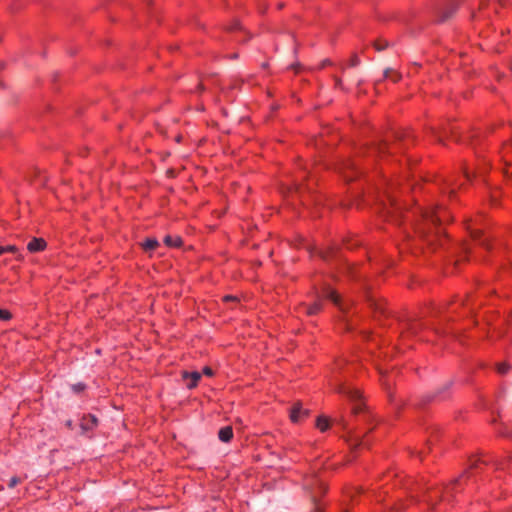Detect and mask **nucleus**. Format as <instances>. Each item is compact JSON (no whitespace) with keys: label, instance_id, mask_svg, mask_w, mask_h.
Instances as JSON below:
<instances>
[{"label":"nucleus","instance_id":"obj_18","mask_svg":"<svg viewBox=\"0 0 512 512\" xmlns=\"http://www.w3.org/2000/svg\"><path fill=\"white\" fill-rule=\"evenodd\" d=\"M384 77L386 79H391L393 82H397L400 79V76L396 72H394L390 69H388L384 72Z\"/></svg>","mask_w":512,"mask_h":512},{"label":"nucleus","instance_id":"obj_25","mask_svg":"<svg viewBox=\"0 0 512 512\" xmlns=\"http://www.w3.org/2000/svg\"><path fill=\"white\" fill-rule=\"evenodd\" d=\"M202 372L206 376H212L213 375V370L210 367H204Z\"/></svg>","mask_w":512,"mask_h":512},{"label":"nucleus","instance_id":"obj_20","mask_svg":"<svg viewBox=\"0 0 512 512\" xmlns=\"http://www.w3.org/2000/svg\"><path fill=\"white\" fill-rule=\"evenodd\" d=\"M508 463H512V456H509L506 460L497 461L495 465L498 469H505Z\"/></svg>","mask_w":512,"mask_h":512},{"label":"nucleus","instance_id":"obj_19","mask_svg":"<svg viewBox=\"0 0 512 512\" xmlns=\"http://www.w3.org/2000/svg\"><path fill=\"white\" fill-rule=\"evenodd\" d=\"M363 445H366V441L363 438H360L358 435L355 436V438L353 439V442L351 443V446L354 448L360 447Z\"/></svg>","mask_w":512,"mask_h":512},{"label":"nucleus","instance_id":"obj_14","mask_svg":"<svg viewBox=\"0 0 512 512\" xmlns=\"http://www.w3.org/2000/svg\"><path fill=\"white\" fill-rule=\"evenodd\" d=\"M321 307H322V301H321V299H318L312 305L307 307L306 313L308 315H315L321 310Z\"/></svg>","mask_w":512,"mask_h":512},{"label":"nucleus","instance_id":"obj_32","mask_svg":"<svg viewBox=\"0 0 512 512\" xmlns=\"http://www.w3.org/2000/svg\"><path fill=\"white\" fill-rule=\"evenodd\" d=\"M383 500H384V498L382 497V495H381V494H380L379 496H377V501H379V502H380V501H383Z\"/></svg>","mask_w":512,"mask_h":512},{"label":"nucleus","instance_id":"obj_12","mask_svg":"<svg viewBox=\"0 0 512 512\" xmlns=\"http://www.w3.org/2000/svg\"><path fill=\"white\" fill-rule=\"evenodd\" d=\"M218 437L222 442H229L233 437V430L230 426L223 427L219 430Z\"/></svg>","mask_w":512,"mask_h":512},{"label":"nucleus","instance_id":"obj_31","mask_svg":"<svg viewBox=\"0 0 512 512\" xmlns=\"http://www.w3.org/2000/svg\"><path fill=\"white\" fill-rule=\"evenodd\" d=\"M471 235H472L473 237H478L477 232H476V231H473V230H471Z\"/></svg>","mask_w":512,"mask_h":512},{"label":"nucleus","instance_id":"obj_4","mask_svg":"<svg viewBox=\"0 0 512 512\" xmlns=\"http://www.w3.org/2000/svg\"><path fill=\"white\" fill-rule=\"evenodd\" d=\"M390 202V208L387 209V218L395 223L400 222V218L403 215V210L391 196L388 197Z\"/></svg>","mask_w":512,"mask_h":512},{"label":"nucleus","instance_id":"obj_7","mask_svg":"<svg viewBox=\"0 0 512 512\" xmlns=\"http://www.w3.org/2000/svg\"><path fill=\"white\" fill-rule=\"evenodd\" d=\"M308 415V410L303 409L301 403H296L290 411V419L294 423L300 422Z\"/></svg>","mask_w":512,"mask_h":512},{"label":"nucleus","instance_id":"obj_17","mask_svg":"<svg viewBox=\"0 0 512 512\" xmlns=\"http://www.w3.org/2000/svg\"><path fill=\"white\" fill-rule=\"evenodd\" d=\"M415 229L421 237L427 238V241L429 243H432V239H431L430 235L428 234V232L426 231V227H424L422 224L421 225L417 224Z\"/></svg>","mask_w":512,"mask_h":512},{"label":"nucleus","instance_id":"obj_16","mask_svg":"<svg viewBox=\"0 0 512 512\" xmlns=\"http://www.w3.org/2000/svg\"><path fill=\"white\" fill-rule=\"evenodd\" d=\"M159 245L158 241L155 238H148L142 243V247L145 251H150L155 249Z\"/></svg>","mask_w":512,"mask_h":512},{"label":"nucleus","instance_id":"obj_30","mask_svg":"<svg viewBox=\"0 0 512 512\" xmlns=\"http://www.w3.org/2000/svg\"><path fill=\"white\" fill-rule=\"evenodd\" d=\"M224 300H226V301L234 300V297H232V296H225Z\"/></svg>","mask_w":512,"mask_h":512},{"label":"nucleus","instance_id":"obj_2","mask_svg":"<svg viewBox=\"0 0 512 512\" xmlns=\"http://www.w3.org/2000/svg\"><path fill=\"white\" fill-rule=\"evenodd\" d=\"M464 478L465 476H461L459 479H456L453 483L447 485L444 488H435L429 491L424 497V501L426 502L427 506L434 510L436 509L438 501H449L454 491H456L461 486Z\"/></svg>","mask_w":512,"mask_h":512},{"label":"nucleus","instance_id":"obj_22","mask_svg":"<svg viewBox=\"0 0 512 512\" xmlns=\"http://www.w3.org/2000/svg\"><path fill=\"white\" fill-rule=\"evenodd\" d=\"M508 370H509V367H508V365H507V364H505V363H500V364H498V366H497V371H498V373H500V374H505Z\"/></svg>","mask_w":512,"mask_h":512},{"label":"nucleus","instance_id":"obj_21","mask_svg":"<svg viewBox=\"0 0 512 512\" xmlns=\"http://www.w3.org/2000/svg\"><path fill=\"white\" fill-rule=\"evenodd\" d=\"M12 318V314L5 309L0 308V320L9 321Z\"/></svg>","mask_w":512,"mask_h":512},{"label":"nucleus","instance_id":"obj_24","mask_svg":"<svg viewBox=\"0 0 512 512\" xmlns=\"http://www.w3.org/2000/svg\"><path fill=\"white\" fill-rule=\"evenodd\" d=\"M5 252L17 253L18 248L14 245L5 246Z\"/></svg>","mask_w":512,"mask_h":512},{"label":"nucleus","instance_id":"obj_13","mask_svg":"<svg viewBox=\"0 0 512 512\" xmlns=\"http://www.w3.org/2000/svg\"><path fill=\"white\" fill-rule=\"evenodd\" d=\"M164 243L168 247H180L182 245V239L179 236L167 235L164 237Z\"/></svg>","mask_w":512,"mask_h":512},{"label":"nucleus","instance_id":"obj_8","mask_svg":"<svg viewBox=\"0 0 512 512\" xmlns=\"http://www.w3.org/2000/svg\"><path fill=\"white\" fill-rule=\"evenodd\" d=\"M183 379L187 380L186 386L189 389H193L198 385L199 380L201 379V373L197 371L193 372H183Z\"/></svg>","mask_w":512,"mask_h":512},{"label":"nucleus","instance_id":"obj_27","mask_svg":"<svg viewBox=\"0 0 512 512\" xmlns=\"http://www.w3.org/2000/svg\"><path fill=\"white\" fill-rule=\"evenodd\" d=\"M83 389H84V386L82 384H77V385L73 386V390L76 392H80Z\"/></svg>","mask_w":512,"mask_h":512},{"label":"nucleus","instance_id":"obj_11","mask_svg":"<svg viewBox=\"0 0 512 512\" xmlns=\"http://www.w3.org/2000/svg\"><path fill=\"white\" fill-rule=\"evenodd\" d=\"M314 485H317V487L319 488L320 493L324 492V490H325V486H324V484H323L320 480H318V479H315V478H313V479H307V480L305 481V483H304V487H305V489H308V490H311V491H314V489H315Z\"/></svg>","mask_w":512,"mask_h":512},{"label":"nucleus","instance_id":"obj_26","mask_svg":"<svg viewBox=\"0 0 512 512\" xmlns=\"http://www.w3.org/2000/svg\"><path fill=\"white\" fill-rule=\"evenodd\" d=\"M391 510H396V511H400L401 509H403V505L402 504H393V506L390 507Z\"/></svg>","mask_w":512,"mask_h":512},{"label":"nucleus","instance_id":"obj_1","mask_svg":"<svg viewBox=\"0 0 512 512\" xmlns=\"http://www.w3.org/2000/svg\"><path fill=\"white\" fill-rule=\"evenodd\" d=\"M413 214L418 216L425 224V226L433 227L435 231V237L441 236V231L439 229V225L448 219L449 214L446 210L442 209L439 206L430 207L427 209L417 208Z\"/></svg>","mask_w":512,"mask_h":512},{"label":"nucleus","instance_id":"obj_6","mask_svg":"<svg viewBox=\"0 0 512 512\" xmlns=\"http://www.w3.org/2000/svg\"><path fill=\"white\" fill-rule=\"evenodd\" d=\"M322 296L325 299L332 301L339 308L344 309V305L339 294L333 288L325 287L322 291Z\"/></svg>","mask_w":512,"mask_h":512},{"label":"nucleus","instance_id":"obj_28","mask_svg":"<svg viewBox=\"0 0 512 512\" xmlns=\"http://www.w3.org/2000/svg\"><path fill=\"white\" fill-rule=\"evenodd\" d=\"M385 48V45H379V44H376V49L377 50H383Z\"/></svg>","mask_w":512,"mask_h":512},{"label":"nucleus","instance_id":"obj_5","mask_svg":"<svg viewBox=\"0 0 512 512\" xmlns=\"http://www.w3.org/2000/svg\"><path fill=\"white\" fill-rule=\"evenodd\" d=\"M510 152H512V144H506L501 150V158L502 161L504 162L502 172L506 177L507 181L512 182V171L510 172L507 168L508 165H510V160L508 159Z\"/></svg>","mask_w":512,"mask_h":512},{"label":"nucleus","instance_id":"obj_29","mask_svg":"<svg viewBox=\"0 0 512 512\" xmlns=\"http://www.w3.org/2000/svg\"><path fill=\"white\" fill-rule=\"evenodd\" d=\"M4 252H5V247L4 246H0V255H2Z\"/></svg>","mask_w":512,"mask_h":512},{"label":"nucleus","instance_id":"obj_10","mask_svg":"<svg viewBox=\"0 0 512 512\" xmlns=\"http://www.w3.org/2000/svg\"><path fill=\"white\" fill-rule=\"evenodd\" d=\"M98 420L94 415H88L87 417H84L81 422V429L83 432H87L89 430H92L94 427L97 426Z\"/></svg>","mask_w":512,"mask_h":512},{"label":"nucleus","instance_id":"obj_3","mask_svg":"<svg viewBox=\"0 0 512 512\" xmlns=\"http://www.w3.org/2000/svg\"><path fill=\"white\" fill-rule=\"evenodd\" d=\"M335 391L345 395L348 397L352 402H354V405L352 407V410L355 414L360 413L363 409V402H362V396L360 391L357 388L345 385V384H337L335 386Z\"/></svg>","mask_w":512,"mask_h":512},{"label":"nucleus","instance_id":"obj_15","mask_svg":"<svg viewBox=\"0 0 512 512\" xmlns=\"http://www.w3.org/2000/svg\"><path fill=\"white\" fill-rule=\"evenodd\" d=\"M329 421L327 418L323 417V416H320L317 418V421H316V427L321 431V432H325L328 430L329 428Z\"/></svg>","mask_w":512,"mask_h":512},{"label":"nucleus","instance_id":"obj_23","mask_svg":"<svg viewBox=\"0 0 512 512\" xmlns=\"http://www.w3.org/2000/svg\"><path fill=\"white\" fill-rule=\"evenodd\" d=\"M18 483H20V478L14 476L9 480L8 486L9 488H14Z\"/></svg>","mask_w":512,"mask_h":512},{"label":"nucleus","instance_id":"obj_9","mask_svg":"<svg viewBox=\"0 0 512 512\" xmlns=\"http://www.w3.org/2000/svg\"><path fill=\"white\" fill-rule=\"evenodd\" d=\"M46 247V242L43 238H33L27 245V249L31 253L43 251Z\"/></svg>","mask_w":512,"mask_h":512},{"label":"nucleus","instance_id":"obj_33","mask_svg":"<svg viewBox=\"0 0 512 512\" xmlns=\"http://www.w3.org/2000/svg\"><path fill=\"white\" fill-rule=\"evenodd\" d=\"M403 485H404L405 489H408V484L407 483H404Z\"/></svg>","mask_w":512,"mask_h":512}]
</instances>
